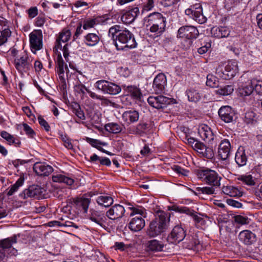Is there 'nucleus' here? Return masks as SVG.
Instances as JSON below:
<instances>
[{"instance_id": "1", "label": "nucleus", "mask_w": 262, "mask_h": 262, "mask_svg": "<svg viewBox=\"0 0 262 262\" xmlns=\"http://www.w3.org/2000/svg\"><path fill=\"white\" fill-rule=\"evenodd\" d=\"M108 35L118 50H127L137 46L134 35L119 25L111 27L108 30Z\"/></svg>"}, {"instance_id": "2", "label": "nucleus", "mask_w": 262, "mask_h": 262, "mask_svg": "<svg viewBox=\"0 0 262 262\" xmlns=\"http://www.w3.org/2000/svg\"><path fill=\"white\" fill-rule=\"evenodd\" d=\"M167 214L163 211H158L155 218L149 223L147 229V234L150 237H154L165 231L167 228Z\"/></svg>"}, {"instance_id": "3", "label": "nucleus", "mask_w": 262, "mask_h": 262, "mask_svg": "<svg viewBox=\"0 0 262 262\" xmlns=\"http://www.w3.org/2000/svg\"><path fill=\"white\" fill-rule=\"evenodd\" d=\"M147 27H149L151 32L156 33L157 36H160L165 31L166 18L158 12L149 14L145 18Z\"/></svg>"}, {"instance_id": "4", "label": "nucleus", "mask_w": 262, "mask_h": 262, "mask_svg": "<svg viewBox=\"0 0 262 262\" xmlns=\"http://www.w3.org/2000/svg\"><path fill=\"white\" fill-rule=\"evenodd\" d=\"M199 34V31L196 27L193 26H183L179 29L177 37L186 39L184 46L186 49H188L192 45V40L196 38Z\"/></svg>"}, {"instance_id": "5", "label": "nucleus", "mask_w": 262, "mask_h": 262, "mask_svg": "<svg viewBox=\"0 0 262 262\" xmlns=\"http://www.w3.org/2000/svg\"><path fill=\"white\" fill-rule=\"evenodd\" d=\"M197 177L208 185L219 186L221 178L214 170L208 168L198 169L196 171Z\"/></svg>"}, {"instance_id": "6", "label": "nucleus", "mask_w": 262, "mask_h": 262, "mask_svg": "<svg viewBox=\"0 0 262 262\" xmlns=\"http://www.w3.org/2000/svg\"><path fill=\"white\" fill-rule=\"evenodd\" d=\"M238 66L235 61H230L225 67L219 66L216 69V74L224 79H230L238 72Z\"/></svg>"}, {"instance_id": "7", "label": "nucleus", "mask_w": 262, "mask_h": 262, "mask_svg": "<svg viewBox=\"0 0 262 262\" xmlns=\"http://www.w3.org/2000/svg\"><path fill=\"white\" fill-rule=\"evenodd\" d=\"M185 14L200 24L205 23L207 18L203 14L202 5L199 3L192 4L185 11Z\"/></svg>"}, {"instance_id": "8", "label": "nucleus", "mask_w": 262, "mask_h": 262, "mask_svg": "<svg viewBox=\"0 0 262 262\" xmlns=\"http://www.w3.org/2000/svg\"><path fill=\"white\" fill-rule=\"evenodd\" d=\"M95 87L104 94L113 95L119 94L121 91L119 85L105 80L97 81L95 84Z\"/></svg>"}, {"instance_id": "9", "label": "nucleus", "mask_w": 262, "mask_h": 262, "mask_svg": "<svg viewBox=\"0 0 262 262\" xmlns=\"http://www.w3.org/2000/svg\"><path fill=\"white\" fill-rule=\"evenodd\" d=\"M45 189L40 186L32 185L27 189H25L19 194V197L23 199L28 198H34L36 199H41L44 198Z\"/></svg>"}, {"instance_id": "10", "label": "nucleus", "mask_w": 262, "mask_h": 262, "mask_svg": "<svg viewBox=\"0 0 262 262\" xmlns=\"http://www.w3.org/2000/svg\"><path fill=\"white\" fill-rule=\"evenodd\" d=\"M175 101L174 99L169 98L163 95L150 96L147 99L148 104L157 109L165 108L168 105L174 103Z\"/></svg>"}, {"instance_id": "11", "label": "nucleus", "mask_w": 262, "mask_h": 262, "mask_svg": "<svg viewBox=\"0 0 262 262\" xmlns=\"http://www.w3.org/2000/svg\"><path fill=\"white\" fill-rule=\"evenodd\" d=\"M32 59L27 54L14 60V65L17 71L21 73H27L32 68Z\"/></svg>"}, {"instance_id": "12", "label": "nucleus", "mask_w": 262, "mask_h": 262, "mask_svg": "<svg viewBox=\"0 0 262 262\" xmlns=\"http://www.w3.org/2000/svg\"><path fill=\"white\" fill-rule=\"evenodd\" d=\"M19 235H14L11 237L0 240V251L4 252H8L10 250V254L12 255H16L17 250L15 248H11L13 244L17 243V237Z\"/></svg>"}, {"instance_id": "13", "label": "nucleus", "mask_w": 262, "mask_h": 262, "mask_svg": "<svg viewBox=\"0 0 262 262\" xmlns=\"http://www.w3.org/2000/svg\"><path fill=\"white\" fill-rule=\"evenodd\" d=\"M29 37L31 51L35 53L37 51L42 48V32L40 30H36L31 33Z\"/></svg>"}, {"instance_id": "14", "label": "nucleus", "mask_w": 262, "mask_h": 262, "mask_svg": "<svg viewBox=\"0 0 262 262\" xmlns=\"http://www.w3.org/2000/svg\"><path fill=\"white\" fill-rule=\"evenodd\" d=\"M199 134L201 138L212 145L217 144V137L214 135L211 128L207 125H204L199 129Z\"/></svg>"}, {"instance_id": "15", "label": "nucleus", "mask_w": 262, "mask_h": 262, "mask_svg": "<svg viewBox=\"0 0 262 262\" xmlns=\"http://www.w3.org/2000/svg\"><path fill=\"white\" fill-rule=\"evenodd\" d=\"M185 236L186 233L184 229L181 226H176L168 235L167 239L171 243L177 244L182 241Z\"/></svg>"}, {"instance_id": "16", "label": "nucleus", "mask_w": 262, "mask_h": 262, "mask_svg": "<svg viewBox=\"0 0 262 262\" xmlns=\"http://www.w3.org/2000/svg\"><path fill=\"white\" fill-rule=\"evenodd\" d=\"M231 144L227 139H224L221 141L219 145L217 154L218 156L222 160H226L230 156Z\"/></svg>"}, {"instance_id": "17", "label": "nucleus", "mask_w": 262, "mask_h": 262, "mask_svg": "<svg viewBox=\"0 0 262 262\" xmlns=\"http://www.w3.org/2000/svg\"><path fill=\"white\" fill-rule=\"evenodd\" d=\"M124 213L125 209L122 205L115 204L106 212V216L110 220H116L122 218Z\"/></svg>"}, {"instance_id": "18", "label": "nucleus", "mask_w": 262, "mask_h": 262, "mask_svg": "<svg viewBox=\"0 0 262 262\" xmlns=\"http://www.w3.org/2000/svg\"><path fill=\"white\" fill-rule=\"evenodd\" d=\"M166 82V77L164 74L160 73L157 75L153 82L152 88L155 92L156 94L164 93Z\"/></svg>"}, {"instance_id": "19", "label": "nucleus", "mask_w": 262, "mask_h": 262, "mask_svg": "<svg viewBox=\"0 0 262 262\" xmlns=\"http://www.w3.org/2000/svg\"><path fill=\"white\" fill-rule=\"evenodd\" d=\"M218 114L222 121L226 123H230L233 120L235 112L230 106L226 105L219 109Z\"/></svg>"}, {"instance_id": "20", "label": "nucleus", "mask_w": 262, "mask_h": 262, "mask_svg": "<svg viewBox=\"0 0 262 262\" xmlns=\"http://www.w3.org/2000/svg\"><path fill=\"white\" fill-rule=\"evenodd\" d=\"M193 149H195L200 156L211 159L214 157V152L211 147H207L203 143L200 141L193 145Z\"/></svg>"}, {"instance_id": "21", "label": "nucleus", "mask_w": 262, "mask_h": 262, "mask_svg": "<svg viewBox=\"0 0 262 262\" xmlns=\"http://www.w3.org/2000/svg\"><path fill=\"white\" fill-rule=\"evenodd\" d=\"M139 112L134 109L127 110L123 112L122 115V119L123 121L127 126L132 123L137 122L139 119Z\"/></svg>"}, {"instance_id": "22", "label": "nucleus", "mask_w": 262, "mask_h": 262, "mask_svg": "<svg viewBox=\"0 0 262 262\" xmlns=\"http://www.w3.org/2000/svg\"><path fill=\"white\" fill-rule=\"evenodd\" d=\"M33 168L34 171L39 176H48L53 171L52 166L42 162H36Z\"/></svg>"}, {"instance_id": "23", "label": "nucleus", "mask_w": 262, "mask_h": 262, "mask_svg": "<svg viewBox=\"0 0 262 262\" xmlns=\"http://www.w3.org/2000/svg\"><path fill=\"white\" fill-rule=\"evenodd\" d=\"M71 33L69 30L63 29L59 34V35L56 38L55 47L53 48V51L55 53L58 52V50H61L62 46L61 42H66L70 38Z\"/></svg>"}, {"instance_id": "24", "label": "nucleus", "mask_w": 262, "mask_h": 262, "mask_svg": "<svg viewBox=\"0 0 262 262\" xmlns=\"http://www.w3.org/2000/svg\"><path fill=\"white\" fill-rule=\"evenodd\" d=\"M106 214H105L104 212L92 209L91 210L89 219L100 226L103 227L104 223L106 220Z\"/></svg>"}, {"instance_id": "25", "label": "nucleus", "mask_w": 262, "mask_h": 262, "mask_svg": "<svg viewBox=\"0 0 262 262\" xmlns=\"http://www.w3.org/2000/svg\"><path fill=\"white\" fill-rule=\"evenodd\" d=\"M171 209L176 212H178L181 213H185L187 215L192 216L194 221L196 223H200L203 220V219L200 216H199L195 213L194 210L185 206L179 207L176 205H173L171 207Z\"/></svg>"}, {"instance_id": "26", "label": "nucleus", "mask_w": 262, "mask_h": 262, "mask_svg": "<svg viewBox=\"0 0 262 262\" xmlns=\"http://www.w3.org/2000/svg\"><path fill=\"white\" fill-rule=\"evenodd\" d=\"M145 225V223L143 217L136 216L129 222L128 227L132 231L137 232L142 229Z\"/></svg>"}, {"instance_id": "27", "label": "nucleus", "mask_w": 262, "mask_h": 262, "mask_svg": "<svg viewBox=\"0 0 262 262\" xmlns=\"http://www.w3.org/2000/svg\"><path fill=\"white\" fill-rule=\"evenodd\" d=\"M248 161L246 150L243 146H239L235 153V161L238 167H243L246 165Z\"/></svg>"}, {"instance_id": "28", "label": "nucleus", "mask_w": 262, "mask_h": 262, "mask_svg": "<svg viewBox=\"0 0 262 262\" xmlns=\"http://www.w3.org/2000/svg\"><path fill=\"white\" fill-rule=\"evenodd\" d=\"M139 13V9L135 7L124 13L121 17V21L126 24L132 23Z\"/></svg>"}, {"instance_id": "29", "label": "nucleus", "mask_w": 262, "mask_h": 262, "mask_svg": "<svg viewBox=\"0 0 262 262\" xmlns=\"http://www.w3.org/2000/svg\"><path fill=\"white\" fill-rule=\"evenodd\" d=\"M238 239L245 245H251L255 241V235L249 230H243L239 233Z\"/></svg>"}, {"instance_id": "30", "label": "nucleus", "mask_w": 262, "mask_h": 262, "mask_svg": "<svg viewBox=\"0 0 262 262\" xmlns=\"http://www.w3.org/2000/svg\"><path fill=\"white\" fill-rule=\"evenodd\" d=\"M100 34L97 31L94 33H89L84 36L83 41L88 46H96L100 41Z\"/></svg>"}, {"instance_id": "31", "label": "nucleus", "mask_w": 262, "mask_h": 262, "mask_svg": "<svg viewBox=\"0 0 262 262\" xmlns=\"http://www.w3.org/2000/svg\"><path fill=\"white\" fill-rule=\"evenodd\" d=\"M91 202V199L90 198H87L84 196L77 198L73 200V202L76 207L79 210L81 208L84 213H87Z\"/></svg>"}, {"instance_id": "32", "label": "nucleus", "mask_w": 262, "mask_h": 262, "mask_svg": "<svg viewBox=\"0 0 262 262\" xmlns=\"http://www.w3.org/2000/svg\"><path fill=\"white\" fill-rule=\"evenodd\" d=\"M123 89L126 95H130L133 99L140 100L142 95L140 90L136 86L123 85Z\"/></svg>"}, {"instance_id": "33", "label": "nucleus", "mask_w": 262, "mask_h": 262, "mask_svg": "<svg viewBox=\"0 0 262 262\" xmlns=\"http://www.w3.org/2000/svg\"><path fill=\"white\" fill-rule=\"evenodd\" d=\"M211 34L216 38L227 37L230 34V30L226 27H213L211 30Z\"/></svg>"}, {"instance_id": "34", "label": "nucleus", "mask_w": 262, "mask_h": 262, "mask_svg": "<svg viewBox=\"0 0 262 262\" xmlns=\"http://www.w3.org/2000/svg\"><path fill=\"white\" fill-rule=\"evenodd\" d=\"M96 201L101 206L108 207L113 204L114 199L110 195L106 194L98 196Z\"/></svg>"}, {"instance_id": "35", "label": "nucleus", "mask_w": 262, "mask_h": 262, "mask_svg": "<svg viewBox=\"0 0 262 262\" xmlns=\"http://www.w3.org/2000/svg\"><path fill=\"white\" fill-rule=\"evenodd\" d=\"M222 192L231 197H239L242 195V192L236 187L232 185L223 186Z\"/></svg>"}, {"instance_id": "36", "label": "nucleus", "mask_w": 262, "mask_h": 262, "mask_svg": "<svg viewBox=\"0 0 262 262\" xmlns=\"http://www.w3.org/2000/svg\"><path fill=\"white\" fill-rule=\"evenodd\" d=\"M89 161L96 164L99 162L101 165L107 166H109L111 164V161L109 158L104 157H99L96 154H93L91 156Z\"/></svg>"}, {"instance_id": "37", "label": "nucleus", "mask_w": 262, "mask_h": 262, "mask_svg": "<svg viewBox=\"0 0 262 262\" xmlns=\"http://www.w3.org/2000/svg\"><path fill=\"white\" fill-rule=\"evenodd\" d=\"M24 181V176H20L15 183L8 189L7 195H12L15 192L17 191L19 188L23 185Z\"/></svg>"}, {"instance_id": "38", "label": "nucleus", "mask_w": 262, "mask_h": 262, "mask_svg": "<svg viewBox=\"0 0 262 262\" xmlns=\"http://www.w3.org/2000/svg\"><path fill=\"white\" fill-rule=\"evenodd\" d=\"M52 180L54 182L64 183L68 185H72L74 182L73 179L61 174L53 175L52 176Z\"/></svg>"}, {"instance_id": "39", "label": "nucleus", "mask_w": 262, "mask_h": 262, "mask_svg": "<svg viewBox=\"0 0 262 262\" xmlns=\"http://www.w3.org/2000/svg\"><path fill=\"white\" fill-rule=\"evenodd\" d=\"M100 22V17H96L84 19L83 22V29L88 30L94 28Z\"/></svg>"}, {"instance_id": "40", "label": "nucleus", "mask_w": 262, "mask_h": 262, "mask_svg": "<svg viewBox=\"0 0 262 262\" xmlns=\"http://www.w3.org/2000/svg\"><path fill=\"white\" fill-rule=\"evenodd\" d=\"M164 245L156 239L151 240L148 243V250L151 251L157 252L163 251Z\"/></svg>"}, {"instance_id": "41", "label": "nucleus", "mask_w": 262, "mask_h": 262, "mask_svg": "<svg viewBox=\"0 0 262 262\" xmlns=\"http://www.w3.org/2000/svg\"><path fill=\"white\" fill-rule=\"evenodd\" d=\"M105 128L107 131L113 134H118L122 130V126L117 123H109L106 124Z\"/></svg>"}, {"instance_id": "42", "label": "nucleus", "mask_w": 262, "mask_h": 262, "mask_svg": "<svg viewBox=\"0 0 262 262\" xmlns=\"http://www.w3.org/2000/svg\"><path fill=\"white\" fill-rule=\"evenodd\" d=\"M1 137L5 139L10 145L14 144L16 146H19L20 142L16 140L14 137L6 131H2L1 133Z\"/></svg>"}, {"instance_id": "43", "label": "nucleus", "mask_w": 262, "mask_h": 262, "mask_svg": "<svg viewBox=\"0 0 262 262\" xmlns=\"http://www.w3.org/2000/svg\"><path fill=\"white\" fill-rule=\"evenodd\" d=\"M188 99L189 101L196 102L201 99L200 93L194 89H190L186 92Z\"/></svg>"}, {"instance_id": "44", "label": "nucleus", "mask_w": 262, "mask_h": 262, "mask_svg": "<svg viewBox=\"0 0 262 262\" xmlns=\"http://www.w3.org/2000/svg\"><path fill=\"white\" fill-rule=\"evenodd\" d=\"M253 91V85L251 84L250 81L248 84L239 89V93L241 96H246L251 94Z\"/></svg>"}, {"instance_id": "45", "label": "nucleus", "mask_w": 262, "mask_h": 262, "mask_svg": "<svg viewBox=\"0 0 262 262\" xmlns=\"http://www.w3.org/2000/svg\"><path fill=\"white\" fill-rule=\"evenodd\" d=\"M257 119L256 114L252 111L248 112L245 114V121L247 124H255L257 122Z\"/></svg>"}, {"instance_id": "46", "label": "nucleus", "mask_w": 262, "mask_h": 262, "mask_svg": "<svg viewBox=\"0 0 262 262\" xmlns=\"http://www.w3.org/2000/svg\"><path fill=\"white\" fill-rule=\"evenodd\" d=\"M190 242L188 244L187 248L189 249L199 251L202 248L200 241L196 237L192 236Z\"/></svg>"}, {"instance_id": "47", "label": "nucleus", "mask_w": 262, "mask_h": 262, "mask_svg": "<svg viewBox=\"0 0 262 262\" xmlns=\"http://www.w3.org/2000/svg\"><path fill=\"white\" fill-rule=\"evenodd\" d=\"M233 91V86L232 85H227L221 87L216 91V93L221 95L227 96L232 94Z\"/></svg>"}, {"instance_id": "48", "label": "nucleus", "mask_w": 262, "mask_h": 262, "mask_svg": "<svg viewBox=\"0 0 262 262\" xmlns=\"http://www.w3.org/2000/svg\"><path fill=\"white\" fill-rule=\"evenodd\" d=\"M206 85L211 88H217L219 87V82L215 76L209 74L207 76Z\"/></svg>"}, {"instance_id": "49", "label": "nucleus", "mask_w": 262, "mask_h": 262, "mask_svg": "<svg viewBox=\"0 0 262 262\" xmlns=\"http://www.w3.org/2000/svg\"><path fill=\"white\" fill-rule=\"evenodd\" d=\"M11 32L9 29H4L0 35V46L4 45L7 42L8 37H10Z\"/></svg>"}, {"instance_id": "50", "label": "nucleus", "mask_w": 262, "mask_h": 262, "mask_svg": "<svg viewBox=\"0 0 262 262\" xmlns=\"http://www.w3.org/2000/svg\"><path fill=\"white\" fill-rule=\"evenodd\" d=\"M129 208L132 210V212L130 214V216L137 215L138 216L145 217L144 211L141 207L137 208L132 206L129 207Z\"/></svg>"}, {"instance_id": "51", "label": "nucleus", "mask_w": 262, "mask_h": 262, "mask_svg": "<svg viewBox=\"0 0 262 262\" xmlns=\"http://www.w3.org/2000/svg\"><path fill=\"white\" fill-rule=\"evenodd\" d=\"M239 180L242 181L243 183L246 184V185L249 186L254 185L255 182L254 180L253 179V177L251 175H243L241 176L239 178Z\"/></svg>"}, {"instance_id": "52", "label": "nucleus", "mask_w": 262, "mask_h": 262, "mask_svg": "<svg viewBox=\"0 0 262 262\" xmlns=\"http://www.w3.org/2000/svg\"><path fill=\"white\" fill-rule=\"evenodd\" d=\"M85 141L90 144L93 147L96 148L98 149V148L100 147L99 145L105 146L106 145V143L105 142H102L98 140L92 139L89 137H86Z\"/></svg>"}, {"instance_id": "53", "label": "nucleus", "mask_w": 262, "mask_h": 262, "mask_svg": "<svg viewBox=\"0 0 262 262\" xmlns=\"http://www.w3.org/2000/svg\"><path fill=\"white\" fill-rule=\"evenodd\" d=\"M196 190L199 194H212L215 190L212 187H198Z\"/></svg>"}, {"instance_id": "54", "label": "nucleus", "mask_w": 262, "mask_h": 262, "mask_svg": "<svg viewBox=\"0 0 262 262\" xmlns=\"http://www.w3.org/2000/svg\"><path fill=\"white\" fill-rule=\"evenodd\" d=\"M251 83L257 94H262V81L253 79L251 80Z\"/></svg>"}, {"instance_id": "55", "label": "nucleus", "mask_w": 262, "mask_h": 262, "mask_svg": "<svg viewBox=\"0 0 262 262\" xmlns=\"http://www.w3.org/2000/svg\"><path fill=\"white\" fill-rule=\"evenodd\" d=\"M136 125L139 135H142L144 134L146 130H147V129L149 128V124L143 121H140Z\"/></svg>"}, {"instance_id": "56", "label": "nucleus", "mask_w": 262, "mask_h": 262, "mask_svg": "<svg viewBox=\"0 0 262 262\" xmlns=\"http://www.w3.org/2000/svg\"><path fill=\"white\" fill-rule=\"evenodd\" d=\"M173 170L178 173L179 175L182 176H187L189 173V171L182 168L179 165H174L173 167Z\"/></svg>"}, {"instance_id": "57", "label": "nucleus", "mask_w": 262, "mask_h": 262, "mask_svg": "<svg viewBox=\"0 0 262 262\" xmlns=\"http://www.w3.org/2000/svg\"><path fill=\"white\" fill-rule=\"evenodd\" d=\"M234 221L242 225L247 224L249 223L248 218L241 215H235L234 216Z\"/></svg>"}, {"instance_id": "58", "label": "nucleus", "mask_w": 262, "mask_h": 262, "mask_svg": "<svg viewBox=\"0 0 262 262\" xmlns=\"http://www.w3.org/2000/svg\"><path fill=\"white\" fill-rule=\"evenodd\" d=\"M24 130L26 134L31 138H33L35 135L34 131L31 128V127L26 123L23 124Z\"/></svg>"}, {"instance_id": "59", "label": "nucleus", "mask_w": 262, "mask_h": 262, "mask_svg": "<svg viewBox=\"0 0 262 262\" xmlns=\"http://www.w3.org/2000/svg\"><path fill=\"white\" fill-rule=\"evenodd\" d=\"M211 48V43L209 42H206L203 46L199 48L198 52L200 54H204L206 53Z\"/></svg>"}, {"instance_id": "60", "label": "nucleus", "mask_w": 262, "mask_h": 262, "mask_svg": "<svg viewBox=\"0 0 262 262\" xmlns=\"http://www.w3.org/2000/svg\"><path fill=\"white\" fill-rule=\"evenodd\" d=\"M38 120L40 125L43 127L47 132H49L50 130V127L48 123L41 116H39L38 117Z\"/></svg>"}, {"instance_id": "61", "label": "nucleus", "mask_w": 262, "mask_h": 262, "mask_svg": "<svg viewBox=\"0 0 262 262\" xmlns=\"http://www.w3.org/2000/svg\"><path fill=\"white\" fill-rule=\"evenodd\" d=\"M56 54H58L57 57L56 59V63H57V68H64V66H65V63L62 59L61 55L60 52H57Z\"/></svg>"}, {"instance_id": "62", "label": "nucleus", "mask_w": 262, "mask_h": 262, "mask_svg": "<svg viewBox=\"0 0 262 262\" xmlns=\"http://www.w3.org/2000/svg\"><path fill=\"white\" fill-rule=\"evenodd\" d=\"M60 138L62 141L64 142V146L68 149H72L73 148V145L70 142V140L66 135H61Z\"/></svg>"}, {"instance_id": "63", "label": "nucleus", "mask_w": 262, "mask_h": 262, "mask_svg": "<svg viewBox=\"0 0 262 262\" xmlns=\"http://www.w3.org/2000/svg\"><path fill=\"white\" fill-rule=\"evenodd\" d=\"M226 202L229 205L234 207L239 208L242 207V204L241 203L233 199H227Z\"/></svg>"}, {"instance_id": "64", "label": "nucleus", "mask_w": 262, "mask_h": 262, "mask_svg": "<svg viewBox=\"0 0 262 262\" xmlns=\"http://www.w3.org/2000/svg\"><path fill=\"white\" fill-rule=\"evenodd\" d=\"M127 133L129 134L139 135L137 125H133L126 128Z\"/></svg>"}]
</instances>
